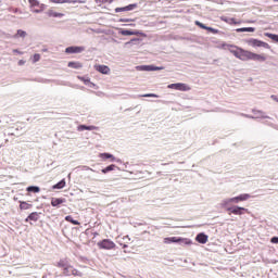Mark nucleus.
<instances>
[{
	"mask_svg": "<svg viewBox=\"0 0 278 278\" xmlns=\"http://www.w3.org/2000/svg\"><path fill=\"white\" fill-rule=\"evenodd\" d=\"M247 45H249V47H253V49H270V45L255 38L248 39Z\"/></svg>",
	"mask_w": 278,
	"mask_h": 278,
	"instance_id": "f257e3e1",
	"label": "nucleus"
},
{
	"mask_svg": "<svg viewBox=\"0 0 278 278\" xmlns=\"http://www.w3.org/2000/svg\"><path fill=\"white\" fill-rule=\"evenodd\" d=\"M167 88L170 90H179L180 92H189V90H192L189 85L184 83L170 84L167 86Z\"/></svg>",
	"mask_w": 278,
	"mask_h": 278,
	"instance_id": "f03ea898",
	"label": "nucleus"
},
{
	"mask_svg": "<svg viewBox=\"0 0 278 278\" xmlns=\"http://www.w3.org/2000/svg\"><path fill=\"white\" fill-rule=\"evenodd\" d=\"M223 49H229L230 53H232V55H235V58H237L238 60H240V54L242 53V48H238L236 46H229L227 43H223L222 45Z\"/></svg>",
	"mask_w": 278,
	"mask_h": 278,
	"instance_id": "7ed1b4c3",
	"label": "nucleus"
},
{
	"mask_svg": "<svg viewBox=\"0 0 278 278\" xmlns=\"http://www.w3.org/2000/svg\"><path fill=\"white\" fill-rule=\"evenodd\" d=\"M99 249H104L106 251H111V249H114L116 247V243L110 239H104L100 242H98Z\"/></svg>",
	"mask_w": 278,
	"mask_h": 278,
	"instance_id": "20e7f679",
	"label": "nucleus"
},
{
	"mask_svg": "<svg viewBox=\"0 0 278 278\" xmlns=\"http://www.w3.org/2000/svg\"><path fill=\"white\" fill-rule=\"evenodd\" d=\"M227 212H230V214H235V216H242V214H244V212H249V208L235 205V206L228 207Z\"/></svg>",
	"mask_w": 278,
	"mask_h": 278,
	"instance_id": "39448f33",
	"label": "nucleus"
},
{
	"mask_svg": "<svg viewBox=\"0 0 278 278\" xmlns=\"http://www.w3.org/2000/svg\"><path fill=\"white\" fill-rule=\"evenodd\" d=\"M86 51V47L84 46H72L65 49V53L73 54V53H84Z\"/></svg>",
	"mask_w": 278,
	"mask_h": 278,
	"instance_id": "423d86ee",
	"label": "nucleus"
},
{
	"mask_svg": "<svg viewBox=\"0 0 278 278\" xmlns=\"http://www.w3.org/2000/svg\"><path fill=\"white\" fill-rule=\"evenodd\" d=\"M232 199V204H238L242 203V201H249L251 199V194L249 193H241L237 197L231 198Z\"/></svg>",
	"mask_w": 278,
	"mask_h": 278,
	"instance_id": "0eeeda50",
	"label": "nucleus"
},
{
	"mask_svg": "<svg viewBox=\"0 0 278 278\" xmlns=\"http://www.w3.org/2000/svg\"><path fill=\"white\" fill-rule=\"evenodd\" d=\"M231 205H233L232 198H224L218 204L220 210H227L228 207H231Z\"/></svg>",
	"mask_w": 278,
	"mask_h": 278,
	"instance_id": "6e6552de",
	"label": "nucleus"
},
{
	"mask_svg": "<svg viewBox=\"0 0 278 278\" xmlns=\"http://www.w3.org/2000/svg\"><path fill=\"white\" fill-rule=\"evenodd\" d=\"M252 58H253V52L242 49L239 60H241L242 62H249V60H252Z\"/></svg>",
	"mask_w": 278,
	"mask_h": 278,
	"instance_id": "1a4fd4ad",
	"label": "nucleus"
},
{
	"mask_svg": "<svg viewBox=\"0 0 278 278\" xmlns=\"http://www.w3.org/2000/svg\"><path fill=\"white\" fill-rule=\"evenodd\" d=\"M136 8H138L137 3L128 4L126 7L116 8L115 12H116V14H118V12H131V10H136Z\"/></svg>",
	"mask_w": 278,
	"mask_h": 278,
	"instance_id": "9d476101",
	"label": "nucleus"
},
{
	"mask_svg": "<svg viewBox=\"0 0 278 278\" xmlns=\"http://www.w3.org/2000/svg\"><path fill=\"white\" fill-rule=\"evenodd\" d=\"M94 68L102 75H110V67L108 65H94Z\"/></svg>",
	"mask_w": 278,
	"mask_h": 278,
	"instance_id": "9b49d317",
	"label": "nucleus"
},
{
	"mask_svg": "<svg viewBox=\"0 0 278 278\" xmlns=\"http://www.w3.org/2000/svg\"><path fill=\"white\" fill-rule=\"evenodd\" d=\"M119 34L122 36H140V35H142V33H140L139 30H127V29H122L119 31Z\"/></svg>",
	"mask_w": 278,
	"mask_h": 278,
	"instance_id": "f8f14e48",
	"label": "nucleus"
},
{
	"mask_svg": "<svg viewBox=\"0 0 278 278\" xmlns=\"http://www.w3.org/2000/svg\"><path fill=\"white\" fill-rule=\"evenodd\" d=\"M62 203H66V200L62 199V198H52L51 199L52 207H60V205H62Z\"/></svg>",
	"mask_w": 278,
	"mask_h": 278,
	"instance_id": "ddd939ff",
	"label": "nucleus"
},
{
	"mask_svg": "<svg viewBox=\"0 0 278 278\" xmlns=\"http://www.w3.org/2000/svg\"><path fill=\"white\" fill-rule=\"evenodd\" d=\"M38 218H40V213L38 212H33L30 213L26 218H25V223H29V220H33L34 223H36L38 220Z\"/></svg>",
	"mask_w": 278,
	"mask_h": 278,
	"instance_id": "4468645a",
	"label": "nucleus"
},
{
	"mask_svg": "<svg viewBox=\"0 0 278 278\" xmlns=\"http://www.w3.org/2000/svg\"><path fill=\"white\" fill-rule=\"evenodd\" d=\"M207 238H208L207 235L201 232V233L197 235L195 240L200 244H207Z\"/></svg>",
	"mask_w": 278,
	"mask_h": 278,
	"instance_id": "2eb2a0df",
	"label": "nucleus"
},
{
	"mask_svg": "<svg viewBox=\"0 0 278 278\" xmlns=\"http://www.w3.org/2000/svg\"><path fill=\"white\" fill-rule=\"evenodd\" d=\"M178 244L180 247H190V244H192V240H190L188 238L178 237Z\"/></svg>",
	"mask_w": 278,
	"mask_h": 278,
	"instance_id": "dca6fc26",
	"label": "nucleus"
},
{
	"mask_svg": "<svg viewBox=\"0 0 278 278\" xmlns=\"http://www.w3.org/2000/svg\"><path fill=\"white\" fill-rule=\"evenodd\" d=\"M252 112L254 114V118H270L266 113H264V111L253 110Z\"/></svg>",
	"mask_w": 278,
	"mask_h": 278,
	"instance_id": "f3484780",
	"label": "nucleus"
},
{
	"mask_svg": "<svg viewBox=\"0 0 278 278\" xmlns=\"http://www.w3.org/2000/svg\"><path fill=\"white\" fill-rule=\"evenodd\" d=\"M178 240H179V237H166L164 238L163 242L164 244H173V243L178 244Z\"/></svg>",
	"mask_w": 278,
	"mask_h": 278,
	"instance_id": "a211bd4d",
	"label": "nucleus"
},
{
	"mask_svg": "<svg viewBox=\"0 0 278 278\" xmlns=\"http://www.w3.org/2000/svg\"><path fill=\"white\" fill-rule=\"evenodd\" d=\"M100 157H103V160H112V162H121V159H116L114 155L110 153H101Z\"/></svg>",
	"mask_w": 278,
	"mask_h": 278,
	"instance_id": "6ab92c4d",
	"label": "nucleus"
},
{
	"mask_svg": "<svg viewBox=\"0 0 278 278\" xmlns=\"http://www.w3.org/2000/svg\"><path fill=\"white\" fill-rule=\"evenodd\" d=\"M252 60L254 62H266V56L252 52Z\"/></svg>",
	"mask_w": 278,
	"mask_h": 278,
	"instance_id": "aec40b11",
	"label": "nucleus"
},
{
	"mask_svg": "<svg viewBox=\"0 0 278 278\" xmlns=\"http://www.w3.org/2000/svg\"><path fill=\"white\" fill-rule=\"evenodd\" d=\"M94 129H97V127L86 126V125H79L78 128H77L78 131H92Z\"/></svg>",
	"mask_w": 278,
	"mask_h": 278,
	"instance_id": "412c9836",
	"label": "nucleus"
},
{
	"mask_svg": "<svg viewBox=\"0 0 278 278\" xmlns=\"http://www.w3.org/2000/svg\"><path fill=\"white\" fill-rule=\"evenodd\" d=\"M222 21L228 23V25H238V22H236V18L233 17H222Z\"/></svg>",
	"mask_w": 278,
	"mask_h": 278,
	"instance_id": "4be33fe9",
	"label": "nucleus"
},
{
	"mask_svg": "<svg viewBox=\"0 0 278 278\" xmlns=\"http://www.w3.org/2000/svg\"><path fill=\"white\" fill-rule=\"evenodd\" d=\"M48 16H52L53 18H62V16H64V13H58L55 11H49Z\"/></svg>",
	"mask_w": 278,
	"mask_h": 278,
	"instance_id": "5701e85b",
	"label": "nucleus"
},
{
	"mask_svg": "<svg viewBox=\"0 0 278 278\" xmlns=\"http://www.w3.org/2000/svg\"><path fill=\"white\" fill-rule=\"evenodd\" d=\"M66 186V180L62 179L56 185L53 186L54 190H62Z\"/></svg>",
	"mask_w": 278,
	"mask_h": 278,
	"instance_id": "b1692460",
	"label": "nucleus"
},
{
	"mask_svg": "<svg viewBox=\"0 0 278 278\" xmlns=\"http://www.w3.org/2000/svg\"><path fill=\"white\" fill-rule=\"evenodd\" d=\"M67 66L70 68H83L84 65L79 62H68Z\"/></svg>",
	"mask_w": 278,
	"mask_h": 278,
	"instance_id": "393cba45",
	"label": "nucleus"
},
{
	"mask_svg": "<svg viewBox=\"0 0 278 278\" xmlns=\"http://www.w3.org/2000/svg\"><path fill=\"white\" fill-rule=\"evenodd\" d=\"M137 70L151 72V71H153V65H141V66H138Z\"/></svg>",
	"mask_w": 278,
	"mask_h": 278,
	"instance_id": "a878e982",
	"label": "nucleus"
},
{
	"mask_svg": "<svg viewBox=\"0 0 278 278\" xmlns=\"http://www.w3.org/2000/svg\"><path fill=\"white\" fill-rule=\"evenodd\" d=\"M31 204L27 203V202H20V210H30Z\"/></svg>",
	"mask_w": 278,
	"mask_h": 278,
	"instance_id": "bb28decb",
	"label": "nucleus"
},
{
	"mask_svg": "<svg viewBox=\"0 0 278 278\" xmlns=\"http://www.w3.org/2000/svg\"><path fill=\"white\" fill-rule=\"evenodd\" d=\"M64 275H75V270H73V267H71V266H66V267H64Z\"/></svg>",
	"mask_w": 278,
	"mask_h": 278,
	"instance_id": "cd10ccee",
	"label": "nucleus"
},
{
	"mask_svg": "<svg viewBox=\"0 0 278 278\" xmlns=\"http://www.w3.org/2000/svg\"><path fill=\"white\" fill-rule=\"evenodd\" d=\"M114 168H116V165L112 164L106 166L105 168L102 169V173L105 175L106 173H110L112 170H114Z\"/></svg>",
	"mask_w": 278,
	"mask_h": 278,
	"instance_id": "c85d7f7f",
	"label": "nucleus"
},
{
	"mask_svg": "<svg viewBox=\"0 0 278 278\" xmlns=\"http://www.w3.org/2000/svg\"><path fill=\"white\" fill-rule=\"evenodd\" d=\"M27 192H35V193H38L40 192V187H36V186H30V187H27Z\"/></svg>",
	"mask_w": 278,
	"mask_h": 278,
	"instance_id": "c756f323",
	"label": "nucleus"
},
{
	"mask_svg": "<svg viewBox=\"0 0 278 278\" xmlns=\"http://www.w3.org/2000/svg\"><path fill=\"white\" fill-rule=\"evenodd\" d=\"M28 3L31 9L39 8L40 5V2H38V0H28Z\"/></svg>",
	"mask_w": 278,
	"mask_h": 278,
	"instance_id": "7c9ffc66",
	"label": "nucleus"
},
{
	"mask_svg": "<svg viewBox=\"0 0 278 278\" xmlns=\"http://www.w3.org/2000/svg\"><path fill=\"white\" fill-rule=\"evenodd\" d=\"M65 220H67V223H72V225H79V222L73 219V216H71V215H67V216L65 217Z\"/></svg>",
	"mask_w": 278,
	"mask_h": 278,
	"instance_id": "2f4dec72",
	"label": "nucleus"
},
{
	"mask_svg": "<svg viewBox=\"0 0 278 278\" xmlns=\"http://www.w3.org/2000/svg\"><path fill=\"white\" fill-rule=\"evenodd\" d=\"M78 79L85 84V86H88L90 84V78L78 76Z\"/></svg>",
	"mask_w": 278,
	"mask_h": 278,
	"instance_id": "473e14b6",
	"label": "nucleus"
},
{
	"mask_svg": "<svg viewBox=\"0 0 278 278\" xmlns=\"http://www.w3.org/2000/svg\"><path fill=\"white\" fill-rule=\"evenodd\" d=\"M16 36H20V38H25V36H27V33L25 30L18 29Z\"/></svg>",
	"mask_w": 278,
	"mask_h": 278,
	"instance_id": "72a5a7b5",
	"label": "nucleus"
},
{
	"mask_svg": "<svg viewBox=\"0 0 278 278\" xmlns=\"http://www.w3.org/2000/svg\"><path fill=\"white\" fill-rule=\"evenodd\" d=\"M52 3H73V0H59V1H55V0H51Z\"/></svg>",
	"mask_w": 278,
	"mask_h": 278,
	"instance_id": "f704fd0d",
	"label": "nucleus"
},
{
	"mask_svg": "<svg viewBox=\"0 0 278 278\" xmlns=\"http://www.w3.org/2000/svg\"><path fill=\"white\" fill-rule=\"evenodd\" d=\"M36 62H40V54L38 53L33 55V64H36Z\"/></svg>",
	"mask_w": 278,
	"mask_h": 278,
	"instance_id": "c9c22d12",
	"label": "nucleus"
},
{
	"mask_svg": "<svg viewBox=\"0 0 278 278\" xmlns=\"http://www.w3.org/2000/svg\"><path fill=\"white\" fill-rule=\"evenodd\" d=\"M140 97L157 99V97H160V96H157V94H155V93H146V94H142V96H140Z\"/></svg>",
	"mask_w": 278,
	"mask_h": 278,
	"instance_id": "e433bc0d",
	"label": "nucleus"
},
{
	"mask_svg": "<svg viewBox=\"0 0 278 278\" xmlns=\"http://www.w3.org/2000/svg\"><path fill=\"white\" fill-rule=\"evenodd\" d=\"M98 5H101L103 3H112V0H94Z\"/></svg>",
	"mask_w": 278,
	"mask_h": 278,
	"instance_id": "4c0bfd02",
	"label": "nucleus"
},
{
	"mask_svg": "<svg viewBox=\"0 0 278 278\" xmlns=\"http://www.w3.org/2000/svg\"><path fill=\"white\" fill-rule=\"evenodd\" d=\"M59 268H66L68 265H66V261H60L58 263Z\"/></svg>",
	"mask_w": 278,
	"mask_h": 278,
	"instance_id": "58836bf2",
	"label": "nucleus"
},
{
	"mask_svg": "<svg viewBox=\"0 0 278 278\" xmlns=\"http://www.w3.org/2000/svg\"><path fill=\"white\" fill-rule=\"evenodd\" d=\"M140 39H138V38H134V39H131L130 41H128V42H125V47H129V45H134V42H138Z\"/></svg>",
	"mask_w": 278,
	"mask_h": 278,
	"instance_id": "ea45409f",
	"label": "nucleus"
},
{
	"mask_svg": "<svg viewBox=\"0 0 278 278\" xmlns=\"http://www.w3.org/2000/svg\"><path fill=\"white\" fill-rule=\"evenodd\" d=\"M195 25H198V27H201V29H207V26H205L203 23L197 21Z\"/></svg>",
	"mask_w": 278,
	"mask_h": 278,
	"instance_id": "a19ab883",
	"label": "nucleus"
},
{
	"mask_svg": "<svg viewBox=\"0 0 278 278\" xmlns=\"http://www.w3.org/2000/svg\"><path fill=\"white\" fill-rule=\"evenodd\" d=\"M206 30L212 31V34H218V29L216 28L207 27Z\"/></svg>",
	"mask_w": 278,
	"mask_h": 278,
	"instance_id": "79ce46f5",
	"label": "nucleus"
},
{
	"mask_svg": "<svg viewBox=\"0 0 278 278\" xmlns=\"http://www.w3.org/2000/svg\"><path fill=\"white\" fill-rule=\"evenodd\" d=\"M123 240L126 244H129V242L131 241V238H129V236H125L123 237Z\"/></svg>",
	"mask_w": 278,
	"mask_h": 278,
	"instance_id": "37998d69",
	"label": "nucleus"
},
{
	"mask_svg": "<svg viewBox=\"0 0 278 278\" xmlns=\"http://www.w3.org/2000/svg\"><path fill=\"white\" fill-rule=\"evenodd\" d=\"M152 71H164L163 66H154L152 65Z\"/></svg>",
	"mask_w": 278,
	"mask_h": 278,
	"instance_id": "c03bdc74",
	"label": "nucleus"
},
{
	"mask_svg": "<svg viewBox=\"0 0 278 278\" xmlns=\"http://www.w3.org/2000/svg\"><path fill=\"white\" fill-rule=\"evenodd\" d=\"M271 244H278V237H273L270 239Z\"/></svg>",
	"mask_w": 278,
	"mask_h": 278,
	"instance_id": "a18cd8bd",
	"label": "nucleus"
},
{
	"mask_svg": "<svg viewBox=\"0 0 278 278\" xmlns=\"http://www.w3.org/2000/svg\"><path fill=\"white\" fill-rule=\"evenodd\" d=\"M236 31H237L238 34H242V33L247 31V27L237 28Z\"/></svg>",
	"mask_w": 278,
	"mask_h": 278,
	"instance_id": "49530a36",
	"label": "nucleus"
},
{
	"mask_svg": "<svg viewBox=\"0 0 278 278\" xmlns=\"http://www.w3.org/2000/svg\"><path fill=\"white\" fill-rule=\"evenodd\" d=\"M71 3H86V0H72Z\"/></svg>",
	"mask_w": 278,
	"mask_h": 278,
	"instance_id": "de8ad7c7",
	"label": "nucleus"
},
{
	"mask_svg": "<svg viewBox=\"0 0 278 278\" xmlns=\"http://www.w3.org/2000/svg\"><path fill=\"white\" fill-rule=\"evenodd\" d=\"M87 86H88L89 88H96L97 85H94V83H92V81L89 80V84H87Z\"/></svg>",
	"mask_w": 278,
	"mask_h": 278,
	"instance_id": "09e8293b",
	"label": "nucleus"
},
{
	"mask_svg": "<svg viewBox=\"0 0 278 278\" xmlns=\"http://www.w3.org/2000/svg\"><path fill=\"white\" fill-rule=\"evenodd\" d=\"M31 12H34L35 14H40V12H42V10L31 9Z\"/></svg>",
	"mask_w": 278,
	"mask_h": 278,
	"instance_id": "8fccbe9b",
	"label": "nucleus"
},
{
	"mask_svg": "<svg viewBox=\"0 0 278 278\" xmlns=\"http://www.w3.org/2000/svg\"><path fill=\"white\" fill-rule=\"evenodd\" d=\"M13 53H17L18 55H23V52L20 51L18 49H14V50H13Z\"/></svg>",
	"mask_w": 278,
	"mask_h": 278,
	"instance_id": "3c124183",
	"label": "nucleus"
},
{
	"mask_svg": "<svg viewBox=\"0 0 278 278\" xmlns=\"http://www.w3.org/2000/svg\"><path fill=\"white\" fill-rule=\"evenodd\" d=\"M17 64L18 66H25V60H20Z\"/></svg>",
	"mask_w": 278,
	"mask_h": 278,
	"instance_id": "603ef678",
	"label": "nucleus"
},
{
	"mask_svg": "<svg viewBox=\"0 0 278 278\" xmlns=\"http://www.w3.org/2000/svg\"><path fill=\"white\" fill-rule=\"evenodd\" d=\"M245 31H255L254 27H245Z\"/></svg>",
	"mask_w": 278,
	"mask_h": 278,
	"instance_id": "864d4df0",
	"label": "nucleus"
},
{
	"mask_svg": "<svg viewBox=\"0 0 278 278\" xmlns=\"http://www.w3.org/2000/svg\"><path fill=\"white\" fill-rule=\"evenodd\" d=\"M242 116H244L245 118H255V116H253V115L242 114Z\"/></svg>",
	"mask_w": 278,
	"mask_h": 278,
	"instance_id": "5fc2aeb1",
	"label": "nucleus"
},
{
	"mask_svg": "<svg viewBox=\"0 0 278 278\" xmlns=\"http://www.w3.org/2000/svg\"><path fill=\"white\" fill-rule=\"evenodd\" d=\"M84 170H91V173H94V169H92V168H90V167H88V166H85V167H84Z\"/></svg>",
	"mask_w": 278,
	"mask_h": 278,
	"instance_id": "6e6d98bb",
	"label": "nucleus"
},
{
	"mask_svg": "<svg viewBox=\"0 0 278 278\" xmlns=\"http://www.w3.org/2000/svg\"><path fill=\"white\" fill-rule=\"evenodd\" d=\"M119 244L122 245L123 243L119 241ZM123 249H127V244L126 243L123 244Z\"/></svg>",
	"mask_w": 278,
	"mask_h": 278,
	"instance_id": "4d7b16f0",
	"label": "nucleus"
},
{
	"mask_svg": "<svg viewBox=\"0 0 278 278\" xmlns=\"http://www.w3.org/2000/svg\"><path fill=\"white\" fill-rule=\"evenodd\" d=\"M273 1H275L276 3H278V0H273Z\"/></svg>",
	"mask_w": 278,
	"mask_h": 278,
	"instance_id": "13d9d810",
	"label": "nucleus"
},
{
	"mask_svg": "<svg viewBox=\"0 0 278 278\" xmlns=\"http://www.w3.org/2000/svg\"><path fill=\"white\" fill-rule=\"evenodd\" d=\"M126 21L125 20H122V23H125Z\"/></svg>",
	"mask_w": 278,
	"mask_h": 278,
	"instance_id": "bf43d9fd",
	"label": "nucleus"
},
{
	"mask_svg": "<svg viewBox=\"0 0 278 278\" xmlns=\"http://www.w3.org/2000/svg\"><path fill=\"white\" fill-rule=\"evenodd\" d=\"M40 8H43V4H40Z\"/></svg>",
	"mask_w": 278,
	"mask_h": 278,
	"instance_id": "052dcab7",
	"label": "nucleus"
},
{
	"mask_svg": "<svg viewBox=\"0 0 278 278\" xmlns=\"http://www.w3.org/2000/svg\"><path fill=\"white\" fill-rule=\"evenodd\" d=\"M55 1H60V0H55Z\"/></svg>",
	"mask_w": 278,
	"mask_h": 278,
	"instance_id": "680f3d73",
	"label": "nucleus"
}]
</instances>
